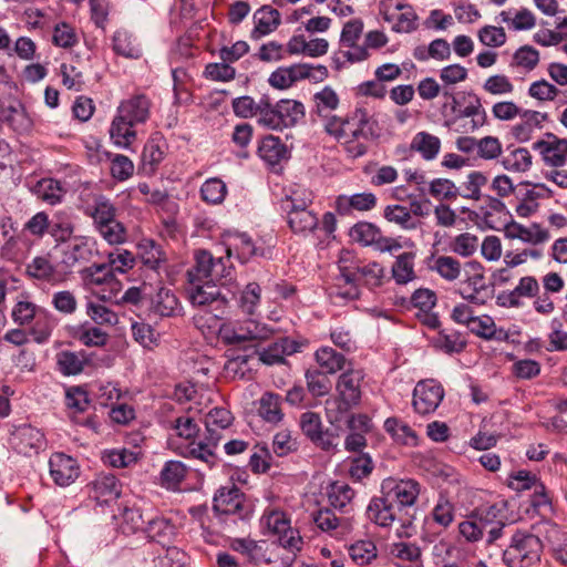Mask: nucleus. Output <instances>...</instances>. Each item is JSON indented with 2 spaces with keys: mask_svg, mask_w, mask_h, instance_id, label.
I'll list each match as a JSON object with an SVG mask.
<instances>
[{
  "mask_svg": "<svg viewBox=\"0 0 567 567\" xmlns=\"http://www.w3.org/2000/svg\"><path fill=\"white\" fill-rule=\"evenodd\" d=\"M391 555L399 559V567H422L421 549L413 543H395L391 547Z\"/></svg>",
  "mask_w": 567,
  "mask_h": 567,
  "instance_id": "ea45409f",
  "label": "nucleus"
},
{
  "mask_svg": "<svg viewBox=\"0 0 567 567\" xmlns=\"http://www.w3.org/2000/svg\"><path fill=\"white\" fill-rule=\"evenodd\" d=\"M293 352L292 343L287 338H280L262 351H255L254 354L258 361L272 365L284 362L285 355Z\"/></svg>",
  "mask_w": 567,
  "mask_h": 567,
  "instance_id": "f704fd0d",
  "label": "nucleus"
},
{
  "mask_svg": "<svg viewBox=\"0 0 567 567\" xmlns=\"http://www.w3.org/2000/svg\"><path fill=\"white\" fill-rule=\"evenodd\" d=\"M413 252L399 255L392 266V276L396 284L405 285L415 279Z\"/></svg>",
  "mask_w": 567,
  "mask_h": 567,
  "instance_id": "09e8293b",
  "label": "nucleus"
},
{
  "mask_svg": "<svg viewBox=\"0 0 567 567\" xmlns=\"http://www.w3.org/2000/svg\"><path fill=\"white\" fill-rule=\"evenodd\" d=\"M502 164L506 171L524 173L532 166V155L527 148L519 147L505 155Z\"/></svg>",
  "mask_w": 567,
  "mask_h": 567,
  "instance_id": "6e6d98bb",
  "label": "nucleus"
},
{
  "mask_svg": "<svg viewBox=\"0 0 567 567\" xmlns=\"http://www.w3.org/2000/svg\"><path fill=\"white\" fill-rule=\"evenodd\" d=\"M49 468L53 482L61 487L71 485L80 475L76 460L64 453H53L49 460Z\"/></svg>",
  "mask_w": 567,
  "mask_h": 567,
  "instance_id": "dca6fc26",
  "label": "nucleus"
},
{
  "mask_svg": "<svg viewBox=\"0 0 567 567\" xmlns=\"http://www.w3.org/2000/svg\"><path fill=\"white\" fill-rule=\"evenodd\" d=\"M85 200L84 214L92 218L94 228L116 218L117 208L102 193H91Z\"/></svg>",
  "mask_w": 567,
  "mask_h": 567,
  "instance_id": "a211bd4d",
  "label": "nucleus"
},
{
  "mask_svg": "<svg viewBox=\"0 0 567 567\" xmlns=\"http://www.w3.org/2000/svg\"><path fill=\"white\" fill-rule=\"evenodd\" d=\"M138 250L143 265L151 270L156 271L165 261L161 246L152 239H143L138 245Z\"/></svg>",
  "mask_w": 567,
  "mask_h": 567,
  "instance_id": "3c124183",
  "label": "nucleus"
},
{
  "mask_svg": "<svg viewBox=\"0 0 567 567\" xmlns=\"http://www.w3.org/2000/svg\"><path fill=\"white\" fill-rule=\"evenodd\" d=\"M261 299V287L257 282L246 285L240 293L238 307L243 312L252 316L256 313Z\"/></svg>",
  "mask_w": 567,
  "mask_h": 567,
  "instance_id": "13d9d810",
  "label": "nucleus"
},
{
  "mask_svg": "<svg viewBox=\"0 0 567 567\" xmlns=\"http://www.w3.org/2000/svg\"><path fill=\"white\" fill-rule=\"evenodd\" d=\"M187 467L181 461H167L161 471V483L168 489H175L185 480Z\"/></svg>",
  "mask_w": 567,
  "mask_h": 567,
  "instance_id": "603ef678",
  "label": "nucleus"
},
{
  "mask_svg": "<svg viewBox=\"0 0 567 567\" xmlns=\"http://www.w3.org/2000/svg\"><path fill=\"white\" fill-rule=\"evenodd\" d=\"M383 217L404 230L416 229L421 221L412 216L411 210L402 205H388L383 210Z\"/></svg>",
  "mask_w": 567,
  "mask_h": 567,
  "instance_id": "a19ab883",
  "label": "nucleus"
},
{
  "mask_svg": "<svg viewBox=\"0 0 567 567\" xmlns=\"http://www.w3.org/2000/svg\"><path fill=\"white\" fill-rule=\"evenodd\" d=\"M350 236L353 240L364 246H370L380 239L381 231L375 225L361 221L350 229Z\"/></svg>",
  "mask_w": 567,
  "mask_h": 567,
  "instance_id": "680f3d73",
  "label": "nucleus"
},
{
  "mask_svg": "<svg viewBox=\"0 0 567 567\" xmlns=\"http://www.w3.org/2000/svg\"><path fill=\"white\" fill-rule=\"evenodd\" d=\"M278 110L282 122V128L297 124L305 116V106L296 100H280Z\"/></svg>",
  "mask_w": 567,
  "mask_h": 567,
  "instance_id": "864d4df0",
  "label": "nucleus"
},
{
  "mask_svg": "<svg viewBox=\"0 0 567 567\" xmlns=\"http://www.w3.org/2000/svg\"><path fill=\"white\" fill-rule=\"evenodd\" d=\"M313 112L324 120V132L333 137L350 158L364 156L370 142L380 137L378 122L364 107H355L346 116L331 115L340 104L337 92L324 86L313 95Z\"/></svg>",
  "mask_w": 567,
  "mask_h": 567,
  "instance_id": "f257e3e1",
  "label": "nucleus"
},
{
  "mask_svg": "<svg viewBox=\"0 0 567 567\" xmlns=\"http://www.w3.org/2000/svg\"><path fill=\"white\" fill-rule=\"evenodd\" d=\"M258 154L269 165L279 164L289 156L287 146L279 137L274 135L265 136L261 140L258 146Z\"/></svg>",
  "mask_w": 567,
  "mask_h": 567,
  "instance_id": "7c9ffc66",
  "label": "nucleus"
},
{
  "mask_svg": "<svg viewBox=\"0 0 567 567\" xmlns=\"http://www.w3.org/2000/svg\"><path fill=\"white\" fill-rule=\"evenodd\" d=\"M257 411L265 422L278 424L284 419L281 396L274 392H265L259 399Z\"/></svg>",
  "mask_w": 567,
  "mask_h": 567,
  "instance_id": "473e14b6",
  "label": "nucleus"
},
{
  "mask_svg": "<svg viewBox=\"0 0 567 567\" xmlns=\"http://www.w3.org/2000/svg\"><path fill=\"white\" fill-rule=\"evenodd\" d=\"M87 362L89 359L84 352L63 350L56 354V364L63 375H76L81 373Z\"/></svg>",
  "mask_w": 567,
  "mask_h": 567,
  "instance_id": "e433bc0d",
  "label": "nucleus"
},
{
  "mask_svg": "<svg viewBox=\"0 0 567 567\" xmlns=\"http://www.w3.org/2000/svg\"><path fill=\"white\" fill-rule=\"evenodd\" d=\"M519 122L511 127V135L519 143L529 142L537 130H542L544 123L549 120L547 113L534 110H523Z\"/></svg>",
  "mask_w": 567,
  "mask_h": 567,
  "instance_id": "6ab92c4d",
  "label": "nucleus"
},
{
  "mask_svg": "<svg viewBox=\"0 0 567 567\" xmlns=\"http://www.w3.org/2000/svg\"><path fill=\"white\" fill-rule=\"evenodd\" d=\"M224 429L217 426L206 427V433L198 442H192L190 454L193 457L207 463L209 466L216 463L215 449L219 444Z\"/></svg>",
  "mask_w": 567,
  "mask_h": 567,
  "instance_id": "412c9836",
  "label": "nucleus"
},
{
  "mask_svg": "<svg viewBox=\"0 0 567 567\" xmlns=\"http://www.w3.org/2000/svg\"><path fill=\"white\" fill-rule=\"evenodd\" d=\"M505 234L508 238L520 239L522 241L532 245L546 243L550 238L549 231L536 223L526 227L516 221H512L506 225Z\"/></svg>",
  "mask_w": 567,
  "mask_h": 567,
  "instance_id": "bb28decb",
  "label": "nucleus"
},
{
  "mask_svg": "<svg viewBox=\"0 0 567 567\" xmlns=\"http://www.w3.org/2000/svg\"><path fill=\"white\" fill-rule=\"evenodd\" d=\"M187 556L177 547H167L154 559V567H186Z\"/></svg>",
  "mask_w": 567,
  "mask_h": 567,
  "instance_id": "774afa93",
  "label": "nucleus"
},
{
  "mask_svg": "<svg viewBox=\"0 0 567 567\" xmlns=\"http://www.w3.org/2000/svg\"><path fill=\"white\" fill-rule=\"evenodd\" d=\"M251 508L246 502L245 494L235 483L220 486L213 499V512L215 514H228L230 512Z\"/></svg>",
  "mask_w": 567,
  "mask_h": 567,
  "instance_id": "2eb2a0df",
  "label": "nucleus"
},
{
  "mask_svg": "<svg viewBox=\"0 0 567 567\" xmlns=\"http://www.w3.org/2000/svg\"><path fill=\"white\" fill-rule=\"evenodd\" d=\"M34 323L31 327L29 334L37 343L47 342L55 327V318L47 310H41L39 315L33 319Z\"/></svg>",
  "mask_w": 567,
  "mask_h": 567,
  "instance_id": "49530a36",
  "label": "nucleus"
},
{
  "mask_svg": "<svg viewBox=\"0 0 567 567\" xmlns=\"http://www.w3.org/2000/svg\"><path fill=\"white\" fill-rule=\"evenodd\" d=\"M441 147L442 142L440 137L425 131L417 132L409 146L410 151L420 154V156L427 162L437 157Z\"/></svg>",
  "mask_w": 567,
  "mask_h": 567,
  "instance_id": "c85d7f7f",
  "label": "nucleus"
},
{
  "mask_svg": "<svg viewBox=\"0 0 567 567\" xmlns=\"http://www.w3.org/2000/svg\"><path fill=\"white\" fill-rule=\"evenodd\" d=\"M65 255L71 264L89 262L94 256V241L83 236L75 237Z\"/></svg>",
  "mask_w": 567,
  "mask_h": 567,
  "instance_id": "a18cd8bd",
  "label": "nucleus"
},
{
  "mask_svg": "<svg viewBox=\"0 0 567 567\" xmlns=\"http://www.w3.org/2000/svg\"><path fill=\"white\" fill-rule=\"evenodd\" d=\"M255 28L251 38L255 40L276 31L281 23L280 12L271 6H262L252 16Z\"/></svg>",
  "mask_w": 567,
  "mask_h": 567,
  "instance_id": "393cba45",
  "label": "nucleus"
},
{
  "mask_svg": "<svg viewBox=\"0 0 567 567\" xmlns=\"http://www.w3.org/2000/svg\"><path fill=\"white\" fill-rule=\"evenodd\" d=\"M311 202L310 195L302 199L291 197L285 202L284 208L287 212L288 224L295 234L306 235L318 227L317 215L308 209Z\"/></svg>",
  "mask_w": 567,
  "mask_h": 567,
  "instance_id": "9d476101",
  "label": "nucleus"
},
{
  "mask_svg": "<svg viewBox=\"0 0 567 567\" xmlns=\"http://www.w3.org/2000/svg\"><path fill=\"white\" fill-rule=\"evenodd\" d=\"M90 152V161L92 163H99L102 161V155L106 156L111 161V174L117 181H126L133 175L134 164L133 162L125 155L114 154L112 155L109 152H101L100 144L94 143V146H87Z\"/></svg>",
  "mask_w": 567,
  "mask_h": 567,
  "instance_id": "5701e85b",
  "label": "nucleus"
},
{
  "mask_svg": "<svg viewBox=\"0 0 567 567\" xmlns=\"http://www.w3.org/2000/svg\"><path fill=\"white\" fill-rule=\"evenodd\" d=\"M315 357L318 364L330 374L343 370L347 365L344 355L330 347L318 349Z\"/></svg>",
  "mask_w": 567,
  "mask_h": 567,
  "instance_id": "8fccbe9b",
  "label": "nucleus"
},
{
  "mask_svg": "<svg viewBox=\"0 0 567 567\" xmlns=\"http://www.w3.org/2000/svg\"><path fill=\"white\" fill-rule=\"evenodd\" d=\"M227 195L226 184L218 177H212L200 187L202 199L212 205L221 204Z\"/></svg>",
  "mask_w": 567,
  "mask_h": 567,
  "instance_id": "5fc2aeb1",
  "label": "nucleus"
},
{
  "mask_svg": "<svg viewBox=\"0 0 567 567\" xmlns=\"http://www.w3.org/2000/svg\"><path fill=\"white\" fill-rule=\"evenodd\" d=\"M188 284L187 293L194 307L207 308L214 312L216 318H220L225 313L229 298L217 284L198 280Z\"/></svg>",
  "mask_w": 567,
  "mask_h": 567,
  "instance_id": "1a4fd4ad",
  "label": "nucleus"
},
{
  "mask_svg": "<svg viewBox=\"0 0 567 567\" xmlns=\"http://www.w3.org/2000/svg\"><path fill=\"white\" fill-rule=\"evenodd\" d=\"M251 515L252 508H245L228 514H215V518L217 524L221 527V532L235 533L244 529L248 525Z\"/></svg>",
  "mask_w": 567,
  "mask_h": 567,
  "instance_id": "79ce46f5",
  "label": "nucleus"
},
{
  "mask_svg": "<svg viewBox=\"0 0 567 567\" xmlns=\"http://www.w3.org/2000/svg\"><path fill=\"white\" fill-rule=\"evenodd\" d=\"M226 256L230 259L231 256L245 264L251 257L259 254L258 248L255 246L250 236L246 233H229L225 235Z\"/></svg>",
  "mask_w": 567,
  "mask_h": 567,
  "instance_id": "b1692460",
  "label": "nucleus"
},
{
  "mask_svg": "<svg viewBox=\"0 0 567 567\" xmlns=\"http://www.w3.org/2000/svg\"><path fill=\"white\" fill-rule=\"evenodd\" d=\"M384 21L392 23L398 33H411L417 29L419 17L412 6L401 1L386 0L381 9Z\"/></svg>",
  "mask_w": 567,
  "mask_h": 567,
  "instance_id": "9b49d317",
  "label": "nucleus"
},
{
  "mask_svg": "<svg viewBox=\"0 0 567 567\" xmlns=\"http://www.w3.org/2000/svg\"><path fill=\"white\" fill-rule=\"evenodd\" d=\"M27 272L35 279L53 284L61 280L59 271L45 256H38L33 258V260L27 266Z\"/></svg>",
  "mask_w": 567,
  "mask_h": 567,
  "instance_id": "c03bdc74",
  "label": "nucleus"
},
{
  "mask_svg": "<svg viewBox=\"0 0 567 567\" xmlns=\"http://www.w3.org/2000/svg\"><path fill=\"white\" fill-rule=\"evenodd\" d=\"M378 199L373 193L364 192L353 195H340L336 199V209L340 215L347 216L352 210L369 212L377 206Z\"/></svg>",
  "mask_w": 567,
  "mask_h": 567,
  "instance_id": "a878e982",
  "label": "nucleus"
},
{
  "mask_svg": "<svg viewBox=\"0 0 567 567\" xmlns=\"http://www.w3.org/2000/svg\"><path fill=\"white\" fill-rule=\"evenodd\" d=\"M113 49L117 54H121L125 58H140L142 52L138 45H136L132 35L124 30H118L115 32L113 37Z\"/></svg>",
  "mask_w": 567,
  "mask_h": 567,
  "instance_id": "052dcab7",
  "label": "nucleus"
},
{
  "mask_svg": "<svg viewBox=\"0 0 567 567\" xmlns=\"http://www.w3.org/2000/svg\"><path fill=\"white\" fill-rule=\"evenodd\" d=\"M367 517L380 527H390L396 519L401 520L403 527H410L412 524L410 517L406 519L398 517L393 503L383 494L370 501Z\"/></svg>",
  "mask_w": 567,
  "mask_h": 567,
  "instance_id": "4468645a",
  "label": "nucleus"
},
{
  "mask_svg": "<svg viewBox=\"0 0 567 567\" xmlns=\"http://www.w3.org/2000/svg\"><path fill=\"white\" fill-rule=\"evenodd\" d=\"M548 141L539 140L533 144V148L538 151L544 162L553 167H561L567 162V140L558 138L551 133H547Z\"/></svg>",
  "mask_w": 567,
  "mask_h": 567,
  "instance_id": "aec40b11",
  "label": "nucleus"
},
{
  "mask_svg": "<svg viewBox=\"0 0 567 567\" xmlns=\"http://www.w3.org/2000/svg\"><path fill=\"white\" fill-rule=\"evenodd\" d=\"M74 231V225L70 217L64 213H56L50 219L49 234L56 243L68 241Z\"/></svg>",
  "mask_w": 567,
  "mask_h": 567,
  "instance_id": "4d7b16f0",
  "label": "nucleus"
},
{
  "mask_svg": "<svg viewBox=\"0 0 567 567\" xmlns=\"http://www.w3.org/2000/svg\"><path fill=\"white\" fill-rule=\"evenodd\" d=\"M383 275V267L375 261L357 266L352 270L343 268L341 269V279L349 288L343 290L339 287L334 295L347 300L358 299L360 297L358 284H363L371 288L378 287L382 282Z\"/></svg>",
  "mask_w": 567,
  "mask_h": 567,
  "instance_id": "0eeeda50",
  "label": "nucleus"
},
{
  "mask_svg": "<svg viewBox=\"0 0 567 567\" xmlns=\"http://www.w3.org/2000/svg\"><path fill=\"white\" fill-rule=\"evenodd\" d=\"M313 520L318 528L336 537H342L352 529V524L349 518H339L329 508L318 511L313 516Z\"/></svg>",
  "mask_w": 567,
  "mask_h": 567,
  "instance_id": "cd10ccee",
  "label": "nucleus"
},
{
  "mask_svg": "<svg viewBox=\"0 0 567 567\" xmlns=\"http://www.w3.org/2000/svg\"><path fill=\"white\" fill-rule=\"evenodd\" d=\"M426 266L447 281H454L461 275V262L451 256L432 255L427 258Z\"/></svg>",
  "mask_w": 567,
  "mask_h": 567,
  "instance_id": "72a5a7b5",
  "label": "nucleus"
},
{
  "mask_svg": "<svg viewBox=\"0 0 567 567\" xmlns=\"http://www.w3.org/2000/svg\"><path fill=\"white\" fill-rule=\"evenodd\" d=\"M143 533L150 540L165 546L173 540L175 526L169 519L162 516H155L147 519Z\"/></svg>",
  "mask_w": 567,
  "mask_h": 567,
  "instance_id": "c756f323",
  "label": "nucleus"
},
{
  "mask_svg": "<svg viewBox=\"0 0 567 567\" xmlns=\"http://www.w3.org/2000/svg\"><path fill=\"white\" fill-rule=\"evenodd\" d=\"M487 183V177L478 171L471 172L462 184L458 196L466 199L478 200L482 198L481 188Z\"/></svg>",
  "mask_w": 567,
  "mask_h": 567,
  "instance_id": "bf43d9fd",
  "label": "nucleus"
},
{
  "mask_svg": "<svg viewBox=\"0 0 567 567\" xmlns=\"http://www.w3.org/2000/svg\"><path fill=\"white\" fill-rule=\"evenodd\" d=\"M385 431L392 436V439L400 444L408 446L417 445V435L415 431L406 423L400 421L396 417H389L384 422Z\"/></svg>",
  "mask_w": 567,
  "mask_h": 567,
  "instance_id": "4c0bfd02",
  "label": "nucleus"
},
{
  "mask_svg": "<svg viewBox=\"0 0 567 567\" xmlns=\"http://www.w3.org/2000/svg\"><path fill=\"white\" fill-rule=\"evenodd\" d=\"M150 109L151 101L144 94L133 95L120 103L110 127V137L116 146L127 148L134 143V127L148 120Z\"/></svg>",
  "mask_w": 567,
  "mask_h": 567,
  "instance_id": "f03ea898",
  "label": "nucleus"
},
{
  "mask_svg": "<svg viewBox=\"0 0 567 567\" xmlns=\"http://www.w3.org/2000/svg\"><path fill=\"white\" fill-rule=\"evenodd\" d=\"M349 555L355 564L364 566L377 557V547L371 540H360L349 547Z\"/></svg>",
  "mask_w": 567,
  "mask_h": 567,
  "instance_id": "338daca9",
  "label": "nucleus"
},
{
  "mask_svg": "<svg viewBox=\"0 0 567 567\" xmlns=\"http://www.w3.org/2000/svg\"><path fill=\"white\" fill-rule=\"evenodd\" d=\"M260 526L265 534L277 536L282 548L291 550L279 561L280 566H291L302 549L303 539L299 530L291 526L289 516L280 509H266L260 518Z\"/></svg>",
  "mask_w": 567,
  "mask_h": 567,
  "instance_id": "7ed1b4c3",
  "label": "nucleus"
},
{
  "mask_svg": "<svg viewBox=\"0 0 567 567\" xmlns=\"http://www.w3.org/2000/svg\"><path fill=\"white\" fill-rule=\"evenodd\" d=\"M278 104L272 105L269 97L262 96L258 101L257 114L259 124L270 130H282V122L279 113L277 112Z\"/></svg>",
  "mask_w": 567,
  "mask_h": 567,
  "instance_id": "de8ad7c7",
  "label": "nucleus"
},
{
  "mask_svg": "<svg viewBox=\"0 0 567 567\" xmlns=\"http://www.w3.org/2000/svg\"><path fill=\"white\" fill-rule=\"evenodd\" d=\"M274 329L255 319L229 321L219 327L218 334L226 344H239L246 341H264L269 339Z\"/></svg>",
  "mask_w": 567,
  "mask_h": 567,
  "instance_id": "6e6552de",
  "label": "nucleus"
},
{
  "mask_svg": "<svg viewBox=\"0 0 567 567\" xmlns=\"http://www.w3.org/2000/svg\"><path fill=\"white\" fill-rule=\"evenodd\" d=\"M444 398L442 385L434 380L420 381L413 391V406L420 414L434 412Z\"/></svg>",
  "mask_w": 567,
  "mask_h": 567,
  "instance_id": "ddd939ff",
  "label": "nucleus"
},
{
  "mask_svg": "<svg viewBox=\"0 0 567 567\" xmlns=\"http://www.w3.org/2000/svg\"><path fill=\"white\" fill-rule=\"evenodd\" d=\"M33 193L41 200L50 205H56L62 202L66 189L56 179L42 178L34 185Z\"/></svg>",
  "mask_w": 567,
  "mask_h": 567,
  "instance_id": "c9c22d12",
  "label": "nucleus"
},
{
  "mask_svg": "<svg viewBox=\"0 0 567 567\" xmlns=\"http://www.w3.org/2000/svg\"><path fill=\"white\" fill-rule=\"evenodd\" d=\"M381 494L392 503H396L399 509L411 507L415 504L420 494V484L414 480H398L386 477L381 483Z\"/></svg>",
  "mask_w": 567,
  "mask_h": 567,
  "instance_id": "f8f14e48",
  "label": "nucleus"
},
{
  "mask_svg": "<svg viewBox=\"0 0 567 567\" xmlns=\"http://www.w3.org/2000/svg\"><path fill=\"white\" fill-rule=\"evenodd\" d=\"M355 492L346 483H332L328 489L329 504L337 509L349 513L351 509V502Z\"/></svg>",
  "mask_w": 567,
  "mask_h": 567,
  "instance_id": "37998d69",
  "label": "nucleus"
},
{
  "mask_svg": "<svg viewBox=\"0 0 567 567\" xmlns=\"http://www.w3.org/2000/svg\"><path fill=\"white\" fill-rule=\"evenodd\" d=\"M87 487L90 496L100 504H107L121 495V485L112 473L99 474Z\"/></svg>",
  "mask_w": 567,
  "mask_h": 567,
  "instance_id": "4be33fe9",
  "label": "nucleus"
},
{
  "mask_svg": "<svg viewBox=\"0 0 567 567\" xmlns=\"http://www.w3.org/2000/svg\"><path fill=\"white\" fill-rule=\"evenodd\" d=\"M543 543L528 530H516L504 550L503 559L509 567H532L540 560Z\"/></svg>",
  "mask_w": 567,
  "mask_h": 567,
  "instance_id": "39448f33",
  "label": "nucleus"
},
{
  "mask_svg": "<svg viewBox=\"0 0 567 567\" xmlns=\"http://www.w3.org/2000/svg\"><path fill=\"white\" fill-rule=\"evenodd\" d=\"M363 379V370L353 368H348L339 375L336 384L338 398L333 401H327L328 413L332 411L331 406L337 409L334 421H340L343 414L360 404Z\"/></svg>",
  "mask_w": 567,
  "mask_h": 567,
  "instance_id": "20e7f679",
  "label": "nucleus"
},
{
  "mask_svg": "<svg viewBox=\"0 0 567 567\" xmlns=\"http://www.w3.org/2000/svg\"><path fill=\"white\" fill-rule=\"evenodd\" d=\"M1 118L17 132L27 131L30 127V120L20 105L2 109Z\"/></svg>",
  "mask_w": 567,
  "mask_h": 567,
  "instance_id": "69168bd1",
  "label": "nucleus"
},
{
  "mask_svg": "<svg viewBox=\"0 0 567 567\" xmlns=\"http://www.w3.org/2000/svg\"><path fill=\"white\" fill-rule=\"evenodd\" d=\"M95 230L110 245H120L126 240V228L117 218L96 227Z\"/></svg>",
  "mask_w": 567,
  "mask_h": 567,
  "instance_id": "e2e57ef3",
  "label": "nucleus"
},
{
  "mask_svg": "<svg viewBox=\"0 0 567 567\" xmlns=\"http://www.w3.org/2000/svg\"><path fill=\"white\" fill-rule=\"evenodd\" d=\"M233 266L229 258H215L207 250L195 252V264L187 270L188 282L205 281L225 285L221 280H231Z\"/></svg>",
  "mask_w": 567,
  "mask_h": 567,
  "instance_id": "423d86ee",
  "label": "nucleus"
},
{
  "mask_svg": "<svg viewBox=\"0 0 567 567\" xmlns=\"http://www.w3.org/2000/svg\"><path fill=\"white\" fill-rule=\"evenodd\" d=\"M152 310L161 317H174L181 310L179 301L172 290L161 288L153 298Z\"/></svg>",
  "mask_w": 567,
  "mask_h": 567,
  "instance_id": "58836bf2",
  "label": "nucleus"
},
{
  "mask_svg": "<svg viewBox=\"0 0 567 567\" xmlns=\"http://www.w3.org/2000/svg\"><path fill=\"white\" fill-rule=\"evenodd\" d=\"M80 276L86 287L93 288L103 285H116L117 282L114 279V274L112 269H110V265L104 264H93L89 267H85L80 271Z\"/></svg>",
  "mask_w": 567,
  "mask_h": 567,
  "instance_id": "2f4dec72",
  "label": "nucleus"
},
{
  "mask_svg": "<svg viewBox=\"0 0 567 567\" xmlns=\"http://www.w3.org/2000/svg\"><path fill=\"white\" fill-rule=\"evenodd\" d=\"M121 517V528L124 534H134L138 530L144 532L146 520L140 508L124 507Z\"/></svg>",
  "mask_w": 567,
  "mask_h": 567,
  "instance_id": "0e129e2a",
  "label": "nucleus"
},
{
  "mask_svg": "<svg viewBox=\"0 0 567 567\" xmlns=\"http://www.w3.org/2000/svg\"><path fill=\"white\" fill-rule=\"evenodd\" d=\"M13 447L23 455L31 456L38 454L45 447L43 433L31 425H21L16 429L11 436Z\"/></svg>",
  "mask_w": 567,
  "mask_h": 567,
  "instance_id": "f3484780",
  "label": "nucleus"
}]
</instances>
